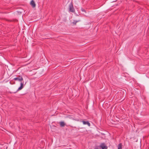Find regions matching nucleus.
Masks as SVG:
<instances>
[{
    "label": "nucleus",
    "mask_w": 149,
    "mask_h": 149,
    "mask_svg": "<svg viewBox=\"0 0 149 149\" xmlns=\"http://www.w3.org/2000/svg\"><path fill=\"white\" fill-rule=\"evenodd\" d=\"M69 11L72 13H74L75 12V9L73 7V3L72 1L69 5Z\"/></svg>",
    "instance_id": "f257e3e1"
},
{
    "label": "nucleus",
    "mask_w": 149,
    "mask_h": 149,
    "mask_svg": "<svg viewBox=\"0 0 149 149\" xmlns=\"http://www.w3.org/2000/svg\"><path fill=\"white\" fill-rule=\"evenodd\" d=\"M15 80H18L19 81H22L23 80V79L22 77L20 75H19L17 77L15 78L14 79Z\"/></svg>",
    "instance_id": "f03ea898"
},
{
    "label": "nucleus",
    "mask_w": 149,
    "mask_h": 149,
    "mask_svg": "<svg viewBox=\"0 0 149 149\" xmlns=\"http://www.w3.org/2000/svg\"><path fill=\"white\" fill-rule=\"evenodd\" d=\"M82 11L83 12H85V10L84 9H82Z\"/></svg>",
    "instance_id": "ddd939ff"
},
{
    "label": "nucleus",
    "mask_w": 149,
    "mask_h": 149,
    "mask_svg": "<svg viewBox=\"0 0 149 149\" xmlns=\"http://www.w3.org/2000/svg\"><path fill=\"white\" fill-rule=\"evenodd\" d=\"M100 147L102 149H107L108 148L104 143H102L100 145Z\"/></svg>",
    "instance_id": "7ed1b4c3"
},
{
    "label": "nucleus",
    "mask_w": 149,
    "mask_h": 149,
    "mask_svg": "<svg viewBox=\"0 0 149 149\" xmlns=\"http://www.w3.org/2000/svg\"><path fill=\"white\" fill-rule=\"evenodd\" d=\"M24 87V82H21L20 83V86L19 87L17 90V91H19L21 90L22 89V88H23Z\"/></svg>",
    "instance_id": "39448f33"
},
{
    "label": "nucleus",
    "mask_w": 149,
    "mask_h": 149,
    "mask_svg": "<svg viewBox=\"0 0 149 149\" xmlns=\"http://www.w3.org/2000/svg\"><path fill=\"white\" fill-rule=\"evenodd\" d=\"M72 119L73 120H76V121H79V120L77 119H76L75 118H72Z\"/></svg>",
    "instance_id": "f8f14e48"
},
{
    "label": "nucleus",
    "mask_w": 149,
    "mask_h": 149,
    "mask_svg": "<svg viewBox=\"0 0 149 149\" xmlns=\"http://www.w3.org/2000/svg\"><path fill=\"white\" fill-rule=\"evenodd\" d=\"M100 146H97L95 147L94 149H100Z\"/></svg>",
    "instance_id": "9b49d317"
},
{
    "label": "nucleus",
    "mask_w": 149,
    "mask_h": 149,
    "mask_svg": "<svg viewBox=\"0 0 149 149\" xmlns=\"http://www.w3.org/2000/svg\"><path fill=\"white\" fill-rule=\"evenodd\" d=\"M30 5L32 6L33 8H34L36 7V5L35 2L33 0H32L30 3Z\"/></svg>",
    "instance_id": "423d86ee"
},
{
    "label": "nucleus",
    "mask_w": 149,
    "mask_h": 149,
    "mask_svg": "<svg viewBox=\"0 0 149 149\" xmlns=\"http://www.w3.org/2000/svg\"><path fill=\"white\" fill-rule=\"evenodd\" d=\"M78 22V21L74 20V21L73 22V24L74 25H76V23Z\"/></svg>",
    "instance_id": "9d476101"
},
{
    "label": "nucleus",
    "mask_w": 149,
    "mask_h": 149,
    "mask_svg": "<svg viewBox=\"0 0 149 149\" xmlns=\"http://www.w3.org/2000/svg\"><path fill=\"white\" fill-rule=\"evenodd\" d=\"M82 122L83 123V124H84V125H87L89 126L90 125V123L88 121H82Z\"/></svg>",
    "instance_id": "0eeeda50"
},
{
    "label": "nucleus",
    "mask_w": 149,
    "mask_h": 149,
    "mask_svg": "<svg viewBox=\"0 0 149 149\" xmlns=\"http://www.w3.org/2000/svg\"><path fill=\"white\" fill-rule=\"evenodd\" d=\"M60 126L61 127H64L65 125V124L64 122L61 121L59 123Z\"/></svg>",
    "instance_id": "6e6552de"
},
{
    "label": "nucleus",
    "mask_w": 149,
    "mask_h": 149,
    "mask_svg": "<svg viewBox=\"0 0 149 149\" xmlns=\"http://www.w3.org/2000/svg\"><path fill=\"white\" fill-rule=\"evenodd\" d=\"M118 149H122V145L121 143H120L118 146Z\"/></svg>",
    "instance_id": "1a4fd4ad"
},
{
    "label": "nucleus",
    "mask_w": 149,
    "mask_h": 149,
    "mask_svg": "<svg viewBox=\"0 0 149 149\" xmlns=\"http://www.w3.org/2000/svg\"><path fill=\"white\" fill-rule=\"evenodd\" d=\"M118 94L120 95V98H122L125 95V93L124 91H120L118 93Z\"/></svg>",
    "instance_id": "20e7f679"
}]
</instances>
